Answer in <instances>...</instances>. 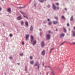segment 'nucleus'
<instances>
[{"mask_svg":"<svg viewBox=\"0 0 75 75\" xmlns=\"http://www.w3.org/2000/svg\"><path fill=\"white\" fill-rule=\"evenodd\" d=\"M52 8L54 9V10H56V8L57 9V10H59V7H56V6L54 5V4H52Z\"/></svg>","mask_w":75,"mask_h":75,"instance_id":"obj_1","label":"nucleus"},{"mask_svg":"<svg viewBox=\"0 0 75 75\" xmlns=\"http://www.w3.org/2000/svg\"><path fill=\"white\" fill-rule=\"evenodd\" d=\"M46 39L47 40H50V34H47L46 35Z\"/></svg>","mask_w":75,"mask_h":75,"instance_id":"obj_2","label":"nucleus"},{"mask_svg":"<svg viewBox=\"0 0 75 75\" xmlns=\"http://www.w3.org/2000/svg\"><path fill=\"white\" fill-rule=\"evenodd\" d=\"M41 46L42 48H43L45 47V44L44 41H42L41 42Z\"/></svg>","mask_w":75,"mask_h":75,"instance_id":"obj_3","label":"nucleus"},{"mask_svg":"<svg viewBox=\"0 0 75 75\" xmlns=\"http://www.w3.org/2000/svg\"><path fill=\"white\" fill-rule=\"evenodd\" d=\"M34 37H33V36L32 35H31L30 36V40L31 41V43H33V40H34Z\"/></svg>","mask_w":75,"mask_h":75,"instance_id":"obj_4","label":"nucleus"},{"mask_svg":"<svg viewBox=\"0 0 75 75\" xmlns=\"http://www.w3.org/2000/svg\"><path fill=\"white\" fill-rule=\"evenodd\" d=\"M74 29L75 31V26H74ZM72 33H73V37H75V32L73 30L72 31Z\"/></svg>","mask_w":75,"mask_h":75,"instance_id":"obj_5","label":"nucleus"},{"mask_svg":"<svg viewBox=\"0 0 75 75\" xmlns=\"http://www.w3.org/2000/svg\"><path fill=\"white\" fill-rule=\"evenodd\" d=\"M21 19H22V18L21 16H19L17 17V20H20Z\"/></svg>","mask_w":75,"mask_h":75,"instance_id":"obj_6","label":"nucleus"},{"mask_svg":"<svg viewBox=\"0 0 75 75\" xmlns=\"http://www.w3.org/2000/svg\"><path fill=\"white\" fill-rule=\"evenodd\" d=\"M7 11L9 13H11V8H8L7 10Z\"/></svg>","mask_w":75,"mask_h":75,"instance_id":"obj_7","label":"nucleus"},{"mask_svg":"<svg viewBox=\"0 0 75 75\" xmlns=\"http://www.w3.org/2000/svg\"><path fill=\"white\" fill-rule=\"evenodd\" d=\"M30 31H33V26L31 25L30 26Z\"/></svg>","mask_w":75,"mask_h":75,"instance_id":"obj_8","label":"nucleus"},{"mask_svg":"<svg viewBox=\"0 0 75 75\" xmlns=\"http://www.w3.org/2000/svg\"><path fill=\"white\" fill-rule=\"evenodd\" d=\"M53 23L54 24H57V23H58V21H53Z\"/></svg>","mask_w":75,"mask_h":75,"instance_id":"obj_9","label":"nucleus"},{"mask_svg":"<svg viewBox=\"0 0 75 75\" xmlns=\"http://www.w3.org/2000/svg\"><path fill=\"white\" fill-rule=\"evenodd\" d=\"M33 43L32 44L33 45V46H34V44H36V43H37V42H36V40H33Z\"/></svg>","mask_w":75,"mask_h":75,"instance_id":"obj_10","label":"nucleus"},{"mask_svg":"<svg viewBox=\"0 0 75 75\" xmlns=\"http://www.w3.org/2000/svg\"><path fill=\"white\" fill-rule=\"evenodd\" d=\"M64 36H65V34L64 33H62L60 35V38H62V37H64Z\"/></svg>","mask_w":75,"mask_h":75,"instance_id":"obj_11","label":"nucleus"},{"mask_svg":"<svg viewBox=\"0 0 75 75\" xmlns=\"http://www.w3.org/2000/svg\"><path fill=\"white\" fill-rule=\"evenodd\" d=\"M28 37H29V35H26V41H27L28 40Z\"/></svg>","mask_w":75,"mask_h":75,"instance_id":"obj_12","label":"nucleus"},{"mask_svg":"<svg viewBox=\"0 0 75 75\" xmlns=\"http://www.w3.org/2000/svg\"><path fill=\"white\" fill-rule=\"evenodd\" d=\"M42 54L43 56L45 55V50H44L42 52Z\"/></svg>","mask_w":75,"mask_h":75,"instance_id":"obj_13","label":"nucleus"},{"mask_svg":"<svg viewBox=\"0 0 75 75\" xmlns=\"http://www.w3.org/2000/svg\"><path fill=\"white\" fill-rule=\"evenodd\" d=\"M63 31L64 32V33H67V30H66V29L64 27H63Z\"/></svg>","mask_w":75,"mask_h":75,"instance_id":"obj_14","label":"nucleus"},{"mask_svg":"<svg viewBox=\"0 0 75 75\" xmlns=\"http://www.w3.org/2000/svg\"><path fill=\"white\" fill-rule=\"evenodd\" d=\"M38 65H39V64H38V62H36V63H35V66H37Z\"/></svg>","mask_w":75,"mask_h":75,"instance_id":"obj_15","label":"nucleus"},{"mask_svg":"<svg viewBox=\"0 0 75 75\" xmlns=\"http://www.w3.org/2000/svg\"><path fill=\"white\" fill-rule=\"evenodd\" d=\"M61 18H62V19H64V20H66V18H65L64 17V16H62Z\"/></svg>","mask_w":75,"mask_h":75,"instance_id":"obj_16","label":"nucleus"},{"mask_svg":"<svg viewBox=\"0 0 75 75\" xmlns=\"http://www.w3.org/2000/svg\"><path fill=\"white\" fill-rule=\"evenodd\" d=\"M25 24L26 26H28V23L27 21H25Z\"/></svg>","mask_w":75,"mask_h":75,"instance_id":"obj_17","label":"nucleus"},{"mask_svg":"<svg viewBox=\"0 0 75 75\" xmlns=\"http://www.w3.org/2000/svg\"><path fill=\"white\" fill-rule=\"evenodd\" d=\"M28 67H27V66H25V70L26 71H27Z\"/></svg>","mask_w":75,"mask_h":75,"instance_id":"obj_18","label":"nucleus"},{"mask_svg":"<svg viewBox=\"0 0 75 75\" xmlns=\"http://www.w3.org/2000/svg\"><path fill=\"white\" fill-rule=\"evenodd\" d=\"M48 24L49 25H51L52 24V22L50 21L48 23Z\"/></svg>","mask_w":75,"mask_h":75,"instance_id":"obj_19","label":"nucleus"},{"mask_svg":"<svg viewBox=\"0 0 75 75\" xmlns=\"http://www.w3.org/2000/svg\"><path fill=\"white\" fill-rule=\"evenodd\" d=\"M30 63L31 65H33L34 64V61H30Z\"/></svg>","mask_w":75,"mask_h":75,"instance_id":"obj_20","label":"nucleus"},{"mask_svg":"<svg viewBox=\"0 0 75 75\" xmlns=\"http://www.w3.org/2000/svg\"><path fill=\"white\" fill-rule=\"evenodd\" d=\"M73 16H71V17L70 18V21H72V20H73Z\"/></svg>","mask_w":75,"mask_h":75,"instance_id":"obj_21","label":"nucleus"},{"mask_svg":"<svg viewBox=\"0 0 75 75\" xmlns=\"http://www.w3.org/2000/svg\"><path fill=\"white\" fill-rule=\"evenodd\" d=\"M40 2V3H43L44 1H45V0H42V1L40 0H38Z\"/></svg>","mask_w":75,"mask_h":75,"instance_id":"obj_22","label":"nucleus"},{"mask_svg":"<svg viewBox=\"0 0 75 75\" xmlns=\"http://www.w3.org/2000/svg\"><path fill=\"white\" fill-rule=\"evenodd\" d=\"M55 19H56V20H58V18L57 16L54 17Z\"/></svg>","mask_w":75,"mask_h":75,"instance_id":"obj_23","label":"nucleus"},{"mask_svg":"<svg viewBox=\"0 0 75 75\" xmlns=\"http://www.w3.org/2000/svg\"><path fill=\"white\" fill-rule=\"evenodd\" d=\"M70 44H71V45H72L73 44H74L75 45V43L74 42H72V43H69Z\"/></svg>","mask_w":75,"mask_h":75,"instance_id":"obj_24","label":"nucleus"},{"mask_svg":"<svg viewBox=\"0 0 75 75\" xmlns=\"http://www.w3.org/2000/svg\"><path fill=\"white\" fill-rule=\"evenodd\" d=\"M21 25H23V24H24V22L23 21H21Z\"/></svg>","mask_w":75,"mask_h":75,"instance_id":"obj_25","label":"nucleus"},{"mask_svg":"<svg viewBox=\"0 0 75 75\" xmlns=\"http://www.w3.org/2000/svg\"><path fill=\"white\" fill-rule=\"evenodd\" d=\"M43 23H44V24H45L47 23V21H43Z\"/></svg>","mask_w":75,"mask_h":75,"instance_id":"obj_26","label":"nucleus"},{"mask_svg":"<svg viewBox=\"0 0 75 75\" xmlns=\"http://www.w3.org/2000/svg\"><path fill=\"white\" fill-rule=\"evenodd\" d=\"M54 50V48H52L51 50H50V53H51V52L52 51V50Z\"/></svg>","mask_w":75,"mask_h":75,"instance_id":"obj_27","label":"nucleus"},{"mask_svg":"<svg viewBox=\"0 0 75 75\" xmlns=\"http://www.w3.org/2000/svg\"><path fill=\"white\" fill-rule=\"evenodd\" d=\"M23 17H25V18H27V19H28V17H27L24 15H23Z\"/></svg>","mask_w":75,"mask_h":75,"instance_id":"obj_28","label":"nucleus"},{"mask_svg":"<svg viewBox=\"0 0 75 75\" xmlns=\"http://www.w3.org/2000/svg\"><path fill=\"white\" fill-rule=\"evenodd\" d=\"M39 67H40V65L38 64V65L37 66V69H39Z\"/></svg>","mask_w":75,"mask_h":75,"instance_id":"obj_29","label":"nucleus"},{"mask_svg":"<svg viewBox=\"0 0 75 75\" xmlns=\"http://www.w3.org/2000/svg\"><path fill=\"white\" fill-rule=\"evenodd\" d=\"M37 5V4L36 3H35L34 4V6L35 7H36V6Z\"/></svg>","mask_w":75,"mask_h":75,"instance_id":"obj_30","label":"nucleus"},{"mask_svg":"<svg viewBox=\"0 0 75 75\" xmlns=\"http://www.w3.org/2000/svg\"><path fill=\"white\" fill-rule=\"evenodd\" d=\"M64 43H65V42H62V43L61 44H60V45H63V44H64Z\"/></svg>","mask_w":75,"mask_h":75,"instance_id":"obj_31","label":"nucleus"},{"mask_svg":"<svg viewBox=\"0 0 75 75\" xmlns=\"http://www.w3.org/2000/svg\"><path fill=\"white\" fill-rule=\"evenodd\" d=\"M56 6H59V4L58 3H56Z\"/></svg>","mask_w":75,"mask_h":75,"instance_id":"obj_32","label":"nucleus"},{"mask_svg":"<svg viewBox=\"0 0 75 75\" xmlns=\"http://www.w3.org/2000/svg\"><path fill=\"white\" fill-rule=\"evenodd\" d=\"M24 8V7H19L18 8H20V9H21V8Z\"/></svg>","mask_w":75,"mask_h":75,"instance_id":"obj_33","label":"nucleus"},{"mask_svg":"<svg viewBox=\"0 0 75 75\" xmlns=\"http://www.w3.org/2000/svg\"><path fill=\"white\" fill-rule=\"evenodd\" d=\"M20 56H23V53H21L20 54Z\"/></svg>","mask_w":75,"mask_h":75,"instance_id":"obj_34","label":"nucleus"},{"mask_svg":"<svg viewBox=\"0 0 75 75\" xmlns=\"http://www.w3.org/2000/svg\"><path fill=\"white\" fill-rule=\"evenodd\" d=\"M47 7H48V8H50V5H48L47 6Z\"/></svg>","mask_w":75,"mask_h":75,"instance_id":"obj_35","label":"nucleus"},{"mask_svg":"<svg viewBox=\"0 0 75 75\" xmlns=\"http://www.w3.org/2000/svg\"><path fill=\"white\" fill-rule=\"evenodd\" d=\"M9 36L10 37H12V34H10L9 35Z\"/></svg>","mask_w":75,"mask_h":75,"instance_id":"obj_36","label":"nucleus"},{"mask_svg":"<svg viewBox=\"0 0 75 75\" xmlns=\"http://www.w3.org/2000/svg\"><path fill=\"white\" fill-rule=\"evenodd\" d=\"M22 45H24V42H23L22 43Z\"/></svg>","mask_w":75,"mask_h":75,"instance_id":"obj_37","label":"nucleus"},{"mask_svg":"<svg viewBox=\"0 0 75 75\" xmlns=\"http://www.w3.org/2000/svg\"><path fill=\"white\" fill-rule=\"evenodd\" d=\"M30 59H33V57L30 56Z\"/></svg>","mask_w":75,"mask_h":75,"instance_id":"obj_38","label":"nucleus"},{"mask_svg":"<svg viewBox=\"0 0 75 75\" xmlns=\"http://www.w3.org/2000/svg\"><path fill=\"white\" fill-rule=\"evenodd\" d=\"M51 73L53 75H54V72H53V71H52L51 72Z\"/></svg>","mask_w":75,"mask_h":75,"instance_id":"obj_39","label":"nucleus"},{"mask_svg":"<svg viewBox=\"0 0 75 75\" xmlns=\"http://www.w3.org/2000/svg\"><path fill=\"white\" fill-rule=\"evenodd\" d=\"M9 58H10V59H12V57H9Z\"/></svg>","mask_w":75,"mask_h":75,"instance_id":"obj_40","label":"nucleus"},{"mask_svg":"<svg viewBox=\"0 0 75 75\" xmlns=\"http://www.w3.org/2000/svg\"><path fill=\"white\" fill-rule=\"evenodd\" d=\"M26 6H27L26 5H25L23 7V8H25V7H26Z\"/></svg>","mask_w":75,"mask_h":75,"instance_id":"obj_41","label":"nucleus"},{"mask_svg":"<svg viewBox=\"0 0 75 75\" xmlns=\"http://www.w3.org/2000/svg\"><path fill=\"white\" fill-rule=\"evenodd\" d=\"M67 26H69V23H68L67 24Z\"/></svg>","mask_w":75,"mask_h":75,"instance_id":"obj_42","label":"nucleus"},{"mask_svg":"<svg viewBox=\"0 0 75 75\" xmlns=\"http://www.w3.org/2000/svg\"><path fill=\"white\" fill-rule=\"evenodd\" d=\"M48 32L49 33H51V31L50 30L48 31Z\"/></svg>","mask_w":75,"mask_h":75,"instance_id":"obj_43","label":"nucleus"},{"mask_svg":"<svg viewBox=\"0 0 75 75\" xmlns=\"http://www.w3.org/2000/svg\"><path fill=\"white\" fill-rule=\"evenodd\" d=\"M40 36H41V35H42V33L41 32H40Z\"/></svg>","mask_w":75,"mask_h":75,"instance_id":"obj_44","label":"nucleus"},{"mask_svg":"<svg viewBox=\"0 0 75 75\" xmlns=\"http://www.w3.org/2000/svg\"><path fill=\"white\" fill-rule=\"evenodd\" d=\"M50 20L49 19H47V21H49Z\"/></svg>","mask_w":75,"mask_h":75,"instance_id":"obj_45","label":"nucleus"},{"mask_svg":"<svg viewBox=\"0 0 75 75\" xmlns=\"http://www.w3.org/2000/svg\"><path fill=\"white\" fill-rule=\"evenodd\" d=\"M1 10H2V9L1 8H0V11H1Z\"/></svg>","mask_w":75,"mask_h":75,"instance_id":"obj_46","label":"nucleus"},{"mask_svg":"<svg viewBox=\"0 0 75 75\" xmlns=\"http://www.w3.org/2000/svg\"><path fill=\"white\" fill-rule=\"evenodd\" d=\"M22 14H23V16H24V13L22 12Z\"/></svg>","mask_w":75,"mask_h":75,"instance_id":"obj_47","label":"nucleus"},{"mask_svg":"<svg viewBox=\"0 0 75 75\" xmlns=\"http://www.w3.org/2000/svg\"><path fill=\"white\" fill-rule=\"evenodd\" d=\"M46 75H48V72H47V74H46Z\"/></svg>","mask_w":75,"mask_h":75,"instance_id":"obj_48","label":"nucleus"},{"mask_svg":"<svg viewBox=\"0 0 75 75\" xmlns=\"http://www.w3.org/2000/svg\"><path fill=\"white\" fill-rule=\"evenodd\" d=\"M31 0H30V1L29 2V3H31Z\"/></svg>","mask_w":75,"mask_h":75,"instance_id":"obj_49","label":"nucleus"},{"mask_svg":"<svg viewBox=\"0 0 75 75\" xmlns=\"http://www.w3.org/2000/svg\"><path fill=\"white\" fill-rule=\"evenodd\" d=\"M39 30H40V31H41V28H40L39 29Z\"/></svg>","mask_w":75,"mask_h":75,"instance_id":"obj_50","label":"nucleus"},{"mask_svg":"<svg viewBox=\"0 0 75 75\" xmlns=\"http://www.w3.org/2000/svg\"><path fill=\"white\" fill-rule=\"evenodd\" d=\"M55 31H58V29H57V28H56V30Z\"/></svg>","mask_w":75,"mask_h":75,"instance_id":"obj_51","label":"nucleus"},{"mask_svg":"<svg viewBox=\"0 0 75 75\" xmlns=\"http://www.w3.org/2000/svg\"><path fill=\"white\" fill-rule=\"evenodd\" d=\"M64 10H67V8H65Z\"/></svg>","mask_w":75,"mask_h":75,"instance_id":"obj_52","label":"nucleus"},{"mask_svg":"<svg viewBox=\"0 0 75 75\" xmlns=\"http://www.w3.org/2000/svg\"><path fill=\"white\" fill-rule=\"evenodd\" d=\"M20 13H21V14L23 13V12H21V11H20Z\"/></svg>","mask_w":75,"mask_h":75,"instance_id":"obj_53","label":"nucleus"},{"mask_svg":"<svg viewBox=\"0 0 75 75\" xmlns=\"http://www.w3.org/2000/svg\"><path fill=\"white\" fill-rule=\"evenodd\" d=\"M18 65H20V63H18Z\"/></svg>","mask_w":75,"mask_h":75,"instance_id":"obj_54","label":"nucleus"},{"mask_svg":"<svg viewBox=\"0 0 75 75\" xmlns=\"http://www.w3.org/2000/svg\"><path fill=\"white\" fill-rule=\"evenodd\" d=\"M47 67L46 66H45V68H46Z\"/></svg>","mask_w":75,"mask_h":75,"instance_id":"obj_55","label":"nucleus"},{"mask_svg":"<svg viewBox=\"0 0 75 75\" xmlns=\"http://www.w3.org/2000/svg\"><path fill=\"white\" fill-rule=\"evenodd\" d=\"M47 67H48V68H50V67H49V66H48Z\"/></svg>","mask_w":75,"mask_h":75,"instance_id":"obj_56","label":"nucleus"},{"mask_svg":"<svg viewBox=\"0 0 75 75\" xmlns=\"http://www.w3.org/2000/svg\"><path fill=\"white\" fill-rule=\"evenodd\" d=\"M70 29H69V31H70Z\"/></svg>","mask_w":75,"mask_h":75,"instance_id":"obj_57","label":"nucleus"},{"mask_svg":"<svg viewBox=\"0 0 75 75\" xmlns=\"http://www.w3.org/2000/svg\"><path fill=\"white\" fill-rule=\"evenodd\" d=\"M43 65H44V63H43Z\"/></svg>","mask_w":75,"mask_h":75,"instance_id":"obj_58","label":"nucleus"},{"mask_svg":"<svg viewBox=\"0 0 75 75\" xmlns=\"http://www.w3.org/2000/svg\"><path fill=\"white\" fill-rule=\"evenodd\" d=\"M4 0H1V1H4Z\"/></svg>","mask_w":75,"mask_h":75,"instance_id":"obj_59","label":"nucleus"},{"mask_svg":"<svg viewBox=\"0 0 75 75\" xmlns=\"http://www.w3.org/2000/svg\"><path fill=\"white\" fill-rule=\"evenodd\" d=\"M5 75H6V73H5Z\"/></svg>","mask_w":75,"mask_h":75,"instance_id":"obj_60","label":"nucleus"},{"mask_svg":"<svg viewBox=\"0 0 75 75\" xmlns=\"http://www.w3.org/2000/svg\"><path fill=\"white\" fill-rule=\"evenodd\" d=\"M44 8H45V7H44Z\"/></svg>","mask_w":75,"mask_h":75,"instance_id":"obj_61","label":"nucleus"},{"mask_svg":"<svg viewBox=\"0 0 75 75\" xmlns=\"http://www.w3.org/2000/svg\"><path fill=\"white\" fill-rule=\"evenodd\" d=\"M24 14H25H25L24 13Z\"/></svg>","mask_w":75,"mask_h":75,"instance_id":"obj_62","label":"nucleus"},{"mask_svg":"<svg viewBox=\"0 0 75 75\" xmlns=\"http://www.w3.org/2000/svg\"><path fill=\"white\" fill-rule=\"evenodd\" d=\"M40 74H41V73H40Z\"/></svg>","mask_w":75,"mask_h":75,"instance_id":"obj_63","label":"nucleus"}]
</instances>
